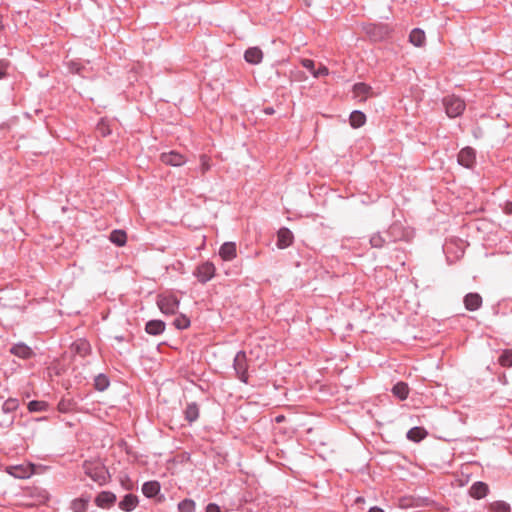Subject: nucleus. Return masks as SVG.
<instances>
[{"instance_id":"nucleus-1","label":"nucleus","mask_w":512,"mask_h":512,"mask_svg":"<svg viewBox=\"0 0 512 512\" xmlns=\"http://www.w3.org/2000/svg\"><path fill=\"white\" fill-rule=\"evenodd\" d=\"M442 103L447 116L450 118H456L462 115L466 107L464 100L456 95L444 97Z\"/></svg>"},{"instance_id":"nucleus-2","label":"nucleus","mask_w":512,"mask_h":512,"mask_svg":"<svg viewBox=\"0 0 512 512\" xmlns=\"http://www.w3.org/2000/svg\"><path fill=\"white\" fill-rule=\"evenodd\" d=\"M248 358L245 351H238L233 360V369L237 378L244 384L249 382Z\"/></svg>"},{"instance_id":"nucleus-3","label":"nucleus","mask_w":512,"mask_h":512,"mask_svg":"<svg viewBox=\"0 0 512 512\" xmlns=\"http://www.w3.org/2000/svg\"><path fill=\"white\" fill-rule=\"evenodd\" d=\"M387 237L390 243L409 241L412 237V231L405 227L400 221H395L387 229Z\"/></svg>"},{"instance_id":"nucleus-4","label":"nucleus","mask_w":512,"mask_h":512,"mask_svg":"<svg viewBox=\"0 0 512 512\" xmlns=\"http://www.w3.org/2000/svg\"><path fill=\"white\" fill-rule=\"evenodd\" d=\"M179 299L175 295H159L157 305L160 311L166 315H173L179 308Z\"/></svg>"},{"instance_id":"nucleus-5","label":"nucleus","mask_w":512,"mask_h":512,"mask_svg":"<svg viewBox=\"0 0 512 512\" xmlns=\"http://www.w3.org/2000/svg\"><path fill=\"white\" fill-rule=\"evenodd\" d=\"M83 469L85 474L89 476L94 482L99 484H104L106 482L108 472L103 465H93L91 463L85 462Z\"/></svg>"},{"instance_id":"nucleus-6","label":"nucleus","mask_w":512,"mask_h":512,"mask_svg":"<svg viewBox=\"0 0 512 512\" xmlns=\"http://www.w3.org/2000/svg\"><path fill=\"white\" fill-rule=\"evenodd\" d=\"M215 273H216L215 265L210 261H206V262L199 264L195 268L193 275L197 278V280L200 283L205 284L215 276Z\"/></svg>"},{"instance_id":"nucleus-7","label":"nucleus","mask_w":512,"mask_h":512,"mask_svg":"<svg viewBox=\"0 0 512 512\" xmlns=\"http://www.w3.org/2000/svg\"><path fill=\"white\" fill-rule=\"evenodd\" d=\"M160 160L165 165L173 167H180L187 162L186 157L175 150L161 153Z\"/></svg>"},{"instance_id":"nucleus-8","label":"nucleus","mask_w":512,"mask_h":512,"mask_svg":"<svg viewBox=\"0 0 512 512\" xmlns=\"http://www.w3.org/2000/svg\"><path fill=\"white\" fill-rule=\"evenodd\" d=\"M459 165L472 169L476 163V151L472 147H465L460 150L457 156Z\"/></svg>"},{"instance_id":"nucleus-9","label":"nucleus","mask_w":512,"mask_h":512,"mask_svg":"<svg viewBox=\"0 0 512 512\" xmlns=\"http://www.w3.org/2000/svg\"><path fill=\"white\" fill-rule=\"evenodd\" d=\"M9 352L22 360H30L36 356L33 349L24 342H18L13 344L9 348Z\"/></svg>"},{"instance_id":"nucleus-10","label":"nucleus","mask_w":512,"mask_h":512,"mask_svg":"<svg viewBox=\"0 0 512 512\" xmlns=\"http://www.w3.org/2000/svg\"><path fill=\"white\" fill-rule=\"evenodd\" d=\"M293 240H294V236L290 229H288L286 227L280 228L279 231L277 232L276 246L279 249H285V248L289 247L290 245H292Z\"/></svg>"},{"instance_id":"nucleus-11","label":"nucleus","mask_w":512,"mask_h":512,"mask_svg":"<svg viewBox=\"0 0 512 512\" xmlns=\"http://www.w3.org/2000/svg\"><path fill=\"white\" fill-rule=\"evenodd\" d=\"M139 504V498L135 494H125L119 501L118 507L124 512H132Z\"/></svg>"},{"instance_id":"nucleus-12","label":"nucleus","mask_w":512,"mask_h":512,"mask_svg":"<svg viewBox=\"0 0 512 512\" xmlns=\"http://www.w3.org/2000/svg\"><path fill=\"white\" fill-rule=\"evenodd\" d=\"M354 97L359 101H366L368 97L373 95L372 87L366 83L359 82L353 85Z\"/></svg>"},{"instance_id":"nucleus-13","label":"nucleus","mask_w":512,"mask_h":512,"mask_svg":"<svg viewBox=\"0 0 512 512\" xmlns=\"http://www.w3.org/2000/svg\"><path fill=\"white\" fill-rule=\"evenodd\" d=\"M116 500L117 497L113 492L102 491L96 496L95 503L100 508H109L116 502Z\"/></svg>"},{"instance_id":"nucleus-14","label":"nucleus","mask_w":512,"mask_h":512,"mask_svg":"<svg viewBox=\"0 0 512 512\" xmlns=\"http://www.w3.org/2000/svg\"><path fill=\"white\" fill-rule=\"evenodd\" d=\"M71 351L80 357H85L90 354L91 345L85 339H78L71 344Z\"/></svg>"},{"instance_id":"nucleus-15","label":"nucleus","mask_w":512,"mask_h":512,"mask_svg":"<svg viewBox=\"0 0 512 512\" xmlns=\"http://www.w3.org/2000/svg\"><path fill=\"white\" fill-rule=\"evenodd\" d=\"M219 255L224 261H231L237 256L236 244L234 242H225L219 249Z\"/></svg>"},{"instance_id":"nucleus-16","label":"nucleus","mask_w":512,"mask_h":512,"mask_svg":"<svg viewBox=\"0 0 512 512\" xmlns=\"http://www.w3.org/2000/svg\"><path fill=\"white\" fill-rule=\"evenodd\" d=\"M488 492V485L482 481L473 483L469 489V494L474 499H482L488 494Z\"/></svg>"},{"instance_id":"nucleus-17","label":"nucleus","mask_w":512,"mask_h":512,"mask_svg":"<svg viewBox=\"0 0 512 512\" xmlns=\"http://www.w3.org/2000/svg\"><path fill=\"white\" fill-rule=\"evenodd\" d=\"M465 308L469 311H476L482 305V297L478 293H468L464 297Z\"/></svg>"},{"instance_id":"nucleus-18","label":"nucleus","mask_w":512,"mask_h":512,"mask_svg":"<svg viewBox=\"0 0 512 512\" xmlns=\"http://www.w3.org/2000/svg\"><path fill=\"white\" fill-rule=\"evenodd\" d=\"M244 59L250 64H259L263 59V52L258 47H250L245 51Z\"/></svg>"},{"instance_id":"nucleus-19","label":"nucleus","mask_w":512,"mask_h":512,"mask_svg":"<svg viewBox=\"0 0 512 512\" xmlns=\"http://www.w3.org/2000/svg\"><path fill=\"white\" fill-rule=\"evenodd\" d=\"M165 322L162 320H150L145 325V331L149 335H161L165 331Z\"/></svg>"},{"instance_id":"nucleus-20","label":"nucleus","mask_w":512,"mask_h":512,"mask_svg":"<svg viewBox=\"0 0 512 512\" xmlns=\"http://www.w3.org/2000/svg\"><path fill=\"white\" fill-rule=\"evenodd\" d=\"M7 471L10 475L18 479L29 478L32 474V469L23 465L10 466Z\"/></svg>"},{"instance_id":"nucleus-21","label":"nucleus","mask_w":512,"mask_h":512,"mask_svg":"<svg viewBox=\"0 0 512 512\" xmlns=\"http://www.w3.org/2000/svg\"><path fill=\"white\" fill-rule=\"evenodd\" d=\"M184 417L185 420L189 422V424L197 421L199 418V406L196 402L187 404L186 408L184 409Z\"/></svg>"},{"instance_id":"nucleus-22","label":"nucleus","mask_w":512,"mask_h":512,"mask_svg":"<svg viewBox=\"0 0 512 512\" xmlns=\"http://www.w3.org/2000/svg\"><path fill=\"white\" fill-rule=\"evenodd\" d=\"M160 484L158 481H147L142 485V493L147 498H153L160 492Z\"/></svg>"},{"instance_id":"nucleus-23","label":"nucleus","mask_w":512,"mask_h":512,"mask_svg":"<svg viewBox=\"0 0 512 512\" xmlns=\"http://www.w3.org/2000/svg\"><path fill=\"white\" fill-rule=\"evenodd\" d=\"M89 497H79L71 501L70 508L73 512H86L89 506Z\"/></svg>"},{"instance_id":"nucleus-24","label":"nucleus","mask_w":512,"mask_h":512,"mask_svg":"<svg viewBox=\"0 0 512 512\" xmlns=\"http://www.w3.org/2000/svg\"><path fill=\"white\" fill-rule=\"evenodd\" d=\"M428 435L427 431L423 427L415 426L407 432V439L413 442H420Z\"/></svg>"},{"instance_id":"nucleus-25","label":"nucleus","mask_w":512,"mask_h":512,"mask_svg":"<svg viewBox=\"0 0 512 512\" xmlns=\"http://www.w3.org/2000/svg\"><path fill=\"white\" fill-rule=\"evenodd\" d=\"M426 40L425 33L420 28H414L409 35V41L416 47L424 45Z\"/></svg>"},{"instance_id":"nucleus-26","label":"nucleus","mask_w":512,"mask_h":512,"mask_svg":"<svg viewBox=\"0 0 512 512\" xmlns=\"http://www.w3.org/2000/svg\"><path fill=\"white\" fill-rule=\"evenodd\" d=\"M392 393L395 397H397L400 400L407 399L409 395V387L408 384L405 382H398L396 383L392 388Z\"/></svg>"},{"instance_id":"nucleus-27","label":"nucleus","mask_w":512,"mask_h":512,"mask_svg":"<svg viewBox=\"0 0 512 512\" xmlns=\"http://www.w3.org/2000/svg\"><path fill=\"white\" fill-rule=\"evenodd\" d=\"M349 122L353 128H360L366 122V115L362 111L354 110L350 114Z\"/></svg>"},{"instance_id":"nucleus-28","label":"nucleus","mask_w":512,"mask_h":512,"mask_svg":"<svg viewBox=\"0 0 512 512\" xmlns=\"http://www.w3.org/2000/svg\"><path fill=\"white\" fill-rule=\"evenodd\" d=\"M369 243L372 248L381 249L385 245L390 244L388 238L385 240L382 238V233L380 231L373 233L369 239Z\"/></svg>"},{"instance_id":"nucleus-29","label":"nucleus","mask_w":512,"mask_h":512,"mask_svg":"<svg viewBox=\"0 0 512 512\" xmlns=\"http://www.w3.org/2000/svg\"><path fill=\"white\" fill-rule=\"evenodd\" d=\"M109 239L113 244L121 247L126 244L127 235L123 230L116 229L111 232Z\"/></svg>"},{"instance_id":"nucleus-30","label":"nucleus","mask_w":512,"mask_h":512,"mask_svg":"<svg viewBox=\"0 0 512 512\" xmlns=\"http://www.w3.org/2000/svg\"><path fill=\"white\" fill-rule=\"evenodd\" d=\"M110 385L109 378L103 374L100 373L94 378V386L95 389L98 391H105Z\"/></svg>"},{"instance_id":"nucleus-31","label":"nucleus","mask_w":512,"mask_h":512,"mask_svg":"<svg viewBox=\"0 0 512 512\" xmlns=\"http://www.w3.org/2000/svg\"><path fill=\"white\" fill-rule=\"evenodd\" d=\"M76 406V403L71 398H62L58 403V410L61 413H68L72 411Z\"/></svg>"},{"instance_id":"nucleus-32","label":"nucleus","mask_w":512,"mask_h":512,"mask_svg":"<svg viewBox=\"0 0 512 512\" xmlns=\"http://www.w3.org/2000/svg\"><path fill=\"white\" fill-rule=\"evenodd\" d=\"M18 406L19 403L17 399L9 398L3 403L1 410L4 414L10 415L17 410Z\"/></svg>"},{"instance_id":"nucleus-33","label":"nucleus","mask_w":512,"mask_h":512,"mask_svg":"<svg viewBox=\"0 0 512 512\" xmlns=\"http://www.w3.org/2000/svg\"><path fill=\"white\" fill-rule=\"evenodd\" d=\"M30 412H43L48 410V403L45 401L32 400L28 403Z\"/></svg>"},{"instance_id":"nucleus-34","label":"nucleus","mask_w":512,"mask_h":512,"mask_svg":"<svg viewBox=\"0 0 512 512\" xmlns=\"http://www.w3.org/2000/svg\"><path fill=\"white\" fill-rule=\"evenodd\" d=\"M195 501L189 498L183 499L178 503V510L180 512H195Z\"/></svg>"},{"instance_id":"nucleus-35","label":"nucleus","mask_w":512,"mask_h":512,"mask_svg":"<svg viewBox=\"0 0 512 512\" xmlns=\"http://www.w3.org/2000/svg\"><path fill=\"white\" fill-rule=\"evenodd\" d=\"M491 512H511V507L504 501H495L490 504Z\"/></svg>"},{"instance_id":"nucleus-36","label":"nucleus","mask_w":512,"mask_h":512,"mask_svg":"<svg viewBox=\"0 0 512 512\" xmlns=\"http://www.w3.org/2000/svg\"><path fill=\"white\" fill-rule=\"evenodd\" d=\"M498 362L503 367H512V351L504 350L500 354Z\"/></svg>"},{"instance_id":"nucleus-37","label":"nucleus","mask_w":512,"mask_h":512,"mask_svg":"<svg viewBox=\"0 0 512 512\" xmlns=\"http://www.w3.org/2000/svg\"><path fill=\"white\" fill-rule=\"evenodd\" d=\"M174 326L179 330L187 329L190 326V319L186 315H179L173 322Z\"/></svg>"},{"instance_id":"nucleus-38","label":"nucleus","mask_w":512,"mask_h":512,"mask_svg":"<svg viewBox=\"0 0 512 512\" xmlns=\"http://www.w3.org/2000/svg\"><path fill=\"white\" fill-rule=\"evenodd\" d=\"M211 168L210 157L206 154L200 155V171L204 175Z\"/></svg>"},{"instance_id":"nucleus-39","label":"nucleus","mask_w":512,"mask_h":512,"mask_svg":"<svg viewBox=\"0 0 512 512\" xmlns=\"http://www.w3.org/2000/svg\"><path fill=\"white\" fill-rule=\"evenodd\" d=\"M302 65L303 67H305L307 70H309L312 74H313V71H315V63L313 60L311 59H303L302 60Z\"/></svg>"},{"instance_id":"nucleus-40","label":"nucleus","mask_w":512,"mask_h":512,"mask_svg":"<svg viewBox=\"0 0 512 512\" xmlns=\"http://www.w3.org/2000/svg\"><path fill=\"white\" fill-rule=\"evenodd\" d=\"M328 73H329L328 68L326 66L321 65L318 69H315V71H313V76L320 77V76L328 75Z\"/></svg>"},{"instance_id":"nucleus-41","label":"nucleus","mask_w":512,"mask_h":512,"mask_svg":"<svg viewBox=\"0 0 512 512\" xmlns=\"http://www.w3.org/2000/svg\"><path fill=\"white\" fill-rule=\"evenodd\" d=\"M8 63L5 60H0V79H3L7 75Z\"/></svg>"},{"instance_id":"nucleus-42","label":"nucleus","mask_w":512,"mask_h":512,"mask_svg":"<svg viewBox=\"0 0 512 512\" xmlns=\"http://www.w3.org/2000/svg\"><path fill=\"white\" fill-rule=\"evenodd\" d=\"M205 512H221V509H220V507L217 504L209 503L206 506V511Z\"/></svg>"},{"instance_id":"nucleus-43","label":"nucleus","mask_w":512,"mask_h":512,"mask_svg":"<svg viewBox=\"0 0 512 512\" xmlns=\"http://www.w3.org/2000/svg\"><path fill=\"white\" fill-rule=\"evenodd\" d=\"M377 30V27L375 25H370L366 28V33L373 37L374 40L377 39L375 31Z\"/></svg>"},{"instance_id":"nucleus-44","label":"nucleus","mask_w":512,"mask_h":512,"mask_svg":"<svg viewBox=\"0 0 512 512\" xmlns=\"http://www.w3.org/2000/svg\"><path fill=\"white\" fill-rule=\"evenodd\" d=\"M14 423V416H10L6 421L0 423L2 427H11Z\"/></svg>"},{"instance_id":"nucleus-45","label":"nucleus","mask_w":512,"mask_h":512,"mask_svg":"<svg viewBox=\"0 0 512 512\" xmlns=\"http://www.w3.org/2000/svg\"><path fill=\"white\" fill-rule=\"evenodd\" d=\"M98 130L101 132V134L103 136L110 134V131L108 129H106L105 127H103L102 124L99 125Z\"/></svg>"},{"instance_id":"nucleus-46","label":"nucleus","mask_w":512,"mask_h":512,"mask_svg":"<svg viewBox=\"0 0 512 512\" xmlns=\"http://www.w3.org/2000/svg\"><path fill=\"white\" fill-rule=\"evenodd\" d=\"M264 113H265V114H267V115H272V114H274V113H275V110H274V108H273V107H266V108L264 109Z\"/></svg>"},{"instance_id":"nucleus-47","label":"nucleus","mask_w":512,"mask_h":512,"mask_svg":"<svg viewBox=\"0 0 512 512\" xmlns=\"http://www.w3.org/2000/svg\"><path fill=\"white\" fill-rule=\"evenodd\" d=\"M505 211H506L507 214H511L512 213V202H507L506 203Z\"/></svg>"},{"instance_id":"nucleus-48","label":"nucleus","mask_w":512,"mask_h":512,"mask_svg":"<svg viewBox=\"0 0 512 512\" xmlns=\"http://www.w3.org/2000/svg\"><path fill=\"white\" fill-rule=\"evenodd\" d=\"M368 512H384V510L378 506H374V507H371Z\"/></svg>"},{"instance_id":"nucleus-49","label":"nucleus","mask_w":512,"mask_h":512,"mask_svg":"<svg viewBox=\"0 0 512 512\" xmlns=\"http://www.w3.org/2000/svg\"><path fill=\"white\" fill-rule=\"evenodd\" d=\"M114 339H115L116 341H118V342H122V341H124V340H125L124 336H122V335H117V336H115V337H114Z\"/></svg>"},{"instance_id":"nucleus-50","label":"nucleus","mask_w":512,"mask_h":512,"mask_svg":"<svg viewBox=\"0 0 512 512\" xmlns=\"http://www.w3.org/2000/svg\"><path fill=\"white\" fill-rule=\"evenodd\" d=\"M362 502H364V498L363 497H357L356 503H362Z\"/></svg>"},{"instance_id":"nucleus-51","label":"nucleus","mask_w":512,"mask_h":512,"mask_svg":"<svg viewBox=\"0 0 512 512\" xmlns=\"http://www.w3.org/2000/svg\"><path fill=\"white\" fill-rule=\"evenodd\" d=\"M382 238H384L385 240L387 239V230L385 231H382Z\"/></svg>"},{"instance_id":"nucleus-52","label":"nucleus","mask_w":512,"mask_h":512,"mask_svg":"<svg viewBox=\"0 0 512 512\" xmlns=\"http://www.w3.org/2000/svg\"><path fill=\"white\" fill-rule=\"evenodd\" d=\"M283 418H284L283 416H278V417L276 418V421L279 423V422H281V421L283 420Z\"/></svg>"}]
</instances>
